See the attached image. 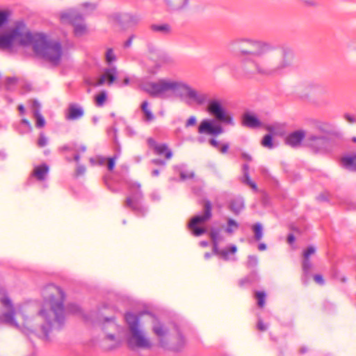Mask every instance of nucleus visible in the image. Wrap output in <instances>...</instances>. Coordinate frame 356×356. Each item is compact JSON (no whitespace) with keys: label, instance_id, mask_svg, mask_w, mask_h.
Returning a JSON list of instances; mask_svg holds the SVG:
<instances>
[{"label":"nucleus","instance_id":"f8f14e48","mask_svg":"<svg viewBox=\"0 0 356 356\" xmlns=\"http://www.w3.org/2000/svg\"><path fill=\"white\" fill-rule=\"evenodd\" d=\"M305 144L316 152H323L328 149L330 140L325 136H316L309 134L305 138Z\"/></svg>","mask_w":356,"mask_h":356},{"label":"nucleus","instance_id":"aec40b11","mask_svg":"<svg viewBox=\"0 0 356 356\" xmlns=\"http://www.w3.org/2000/svg\"><path fill=\"white\" fill-rule=\"evenodd\" d=\"M242 123L243 126L252 129L257 128L261 125V122L256 116L248 113L243 114Z\"/></svg>","mask_w":356,"mask_h":356},{"label":"nucleus","instance_id":"e2e57ef3","mask_svg":"<svg viewBox=\"0 0 356 356\" xmlns=\"http://www.w3.org/2000/svg\"><path fill=\"white\" fill-rule=\"evenodd\" d=\"M241 157L244 160H246V161H252V156L250 154H248V153L243 152L241 154Z\"/></svg>","mask_w":356,"mask_h":356},{"label":"nucleus","instance_id":"c03bdc74","mask_svg":"<svg viewBox=\"0 0 356 356\" xmlns=\"http://www.w3.org/2000/svg\"><path fill=\"white\" fill-rule=\"evenodd\" d=\"M257 280V274L255 271H253L250 275L245 279L241 281V284H243L244 282H252Z\"/></svg>","mask_w":356,"mask_h":356},{"label":"nucleus","instance_id":"4c0bfd02","mask_svg":"<svg viewBox=\"0 0 356 356\" xmlns=\"http://www.w3.org/2000/svg\"><path fill=\"white\" fill-rule=\"evenodd\" d=\"M120 21H129L134 24H136L138 22V18L136 16L131 15L129 14L125 13L120 16Z\"/></svg>","mask_w":356,"mask_h":356},{"label":"nucleus","instance_id":"39448f33","mask_svg":"<svg viewBox=\"0 0 356 356\" xmlns=\"http://www.w3.org/2000/svg\"><path fill=\"white\" fill-rule=\"evenodd\" d=\"M144 314L136 315L128 312L124 316L127 324V343L131 348L149 349L152 343L147 336L141 323Z\"/></svg>","mask_w":356,"mask_h":356},{"label":"nucleus","instance_id":"49530a36","mask_svg":"<svg viewBox=\"0 0 356 356\" xmlns=\"http://www.w3.org/2000/svg\"><path fill=\"white\" fill-rule=\"evenodd\" d=\"M307 6H316L318 5L317 0H300Z\"/></svg>","mask_w":356,"mask_h":356},{"label":"nucleus","instance_id":"9d476101","mask_svg":"<svg viewBox=\"0 0 356 356\" xmlns=\"http://www.w3.org/2000/svg\"><path fill=\"white\" fill-rule=\"evenodd\" d=\"M210 235L213 243V251L214 254L218 255L220 258L223 259L224 260H234L235 258H232L229 257V255H234L236 253L237 250L236 246L235 245H232L229 248L220 250L218 249V243L222 240V237L220 234V230L212 229Z\"/></svg>","mask_w":356,"mask_h":356},{"label":"nucleus","instance_id":"ea45409f","mask_svg":"<svg viewBox=\"0 0 356 356\" xmlns=\"http://www.w3.org/2000/svg\"><path fill=\"white\" fill-rule=\"evenodd\" d=\"M255 296L257 299L259 307H262L265 304L266 293L264 292L257 291L255 293Z\"/></svg>","mask_w":356,"mask_h":356},{"label":"nucleus","instance_id":"4be33fe9","mask_svg":"<svg viewBox=\"0 0 356 356\" xmlns=\"http://www.w3.org/2000/svg\"><path fill=\"white\" fill-rule=\"evenodd\" d=\"M150 29L154 33H159L163 35H168L172 32L171 26L167 23L152 24Z\"/></svg>","mask_w":356,"mask_h":356},{"label":"nucleus","instance_id":"6e6552de","mask_svg":"<svg viewBox=\"0 0 356 356\" xmlns=\"http://www.w3.org/2000/svg\"><path fill=\"white\" fill-rule=\"evenodd\" d=\"M211 203L207 200L204 204L203 213L194 216L188 223V227L194 236H199L206 232V229L201 227V225L208 221L211 217Z\"/></svg>","mask_w":356,"mask_h":356},{"label":"nucleus","instance_id":"f3484780","mask_svg":"<svg viewBox=\"0 0 356 356\" xmlns=\"http://www.w3.org/2000/svg\"><path fill=\"white\" fill-rule=\"evenodd\" d=\"M147 144L150 148L154 150V154L157 155L164 154L167 159H171L172 153L168 145L165 143H157L153 138H149L147 139Z\"/></svg>","mask_w":356,"mask_h":356},{"label":"nucleus","instance_id":"4d7b16f0","mask_svg":"<svg viewBox=\"0 0 356 356\" xmlns=\"http://www.w3.org/2000/svg\"><path fill=\"white\" fill-rule=\"evenodd\" d=\"M330 127V125L327 123H320L318 125V128L322 131H327L328 130V128Z\"/></svg>","mask_w":356,"mask_h":356},{"label":"nucleus","instance_id":"7c9ffc66","mask_svg":"<svg viewBox=\"0 0 356 356\" xmlns=\"http://www.w3.org/2000/svg\"><path fill=\"white\" fill-rule=\"evenodd\" d=\"M239 227L238 223L232 218L227 220V227L225 229L226 233L232 234Z\"/></svg>","mask_w":356,"mask_h":356},{"label":"nucleus","instance_id":"9b49d317","mask_svg":"<svg viewBox=\"0 0 356 356\" xmlns=\"http://www.w3.org/2000/svg\"><path fill=\"white\" fill-rule=\"evenodd\" d=\"M85 318L87 321H90L92 323L99 325L104 330L107 329L117 330L119 328L114 319L104 316V314L102 311L92 312L89 318L88 317Z\"/></svg>","mask_w":356,"mask_h":356},{"label":"nucleus","instance_id":"052dcab7","mask_svg":"<svg viewBox=\"0 0 356 356\" xmlns=\"http://www.w3.org/2000/svg\"><path fill=\"white\" fill-rule=\"evenodd\" d=\"M209 144L213 146V147L218 148L219 147V143L218 140H216L214 138H211L209 140Z\"/></svg>","mask_w":356,"mask_h":356},{"label":"nucleus","instance_id":"a211bd4d","mask_svg":"<svg viewBox=\"0 0 356 356\" xmlns=\"http://www.w3.org/2000/svg\"><path fill=\"white\" fill-rule=\"evenodd\" d=\"M84 115V110L81 106L78 104H70L65 111V119L67 120H77L81 119Z\"/></svg>","mask_w":356,"mask_h":356},{"label":"nucleus","instance_id":"5701e85b","mask_svg":"<svg viewBox=\"0 0 356 356\" xmlns=\"http://www.w3.org/2000/svg\"><path fill=\"white\" fill-rule=\"evenodd\" d=\"M176 332L177 341L176 343H172L170 348L173 351L179 352L181 351L184 347L186 344V341L179 330H178L177 327Z\"/></svg>","mask_w":356,"mask_h":356},{"label":"nucleus","instance_id":"393cba45","mask_svg":"<svg viewBox=\"0 0 356 356\" xmlns=\"http://www.w3.org/2000/svg\"><path fill=\"white\" fill-rule=\"evenodd\" d=\"M341 165L348 170L356 171V155L343 157L341 159Z\"/></svg>","mask_w":356,"mask_h":356},{"label":"nucleus","instance_id":"e433bc0d","mask_svg":"<svg viewBox=\"0 0 356 356\" xmlns=\"http://www.w3.org/2000/svg\"><path fill=\"white\" fill-rule=\"evenodd\" d=\"M105 58H106V63L108 64H111V63L116 60V56L113 52V49L109 48L106 50V52L105 54Z\"/></svg>","mask_w":356,"mask_h":356},{"label":"nucleus","instance_id":"774afa93","mask_svg":"<svg viewBox=\"0 0 356 356\" xmlns=\"http://www.w3.org/2000/svg\"><path fill=\"white\" fill-rule=\"evenodd\" d=\"M97 159L99 165H104L106 161V159L102 156H98Z\"/></svg>","mask_w":356,"mask_h":356},{"label":"nucleus","instance_id":"79ce46f5","mask_svg":"<svg viewBox=\"0 0 356 356\" xmlns=\"http://www.w3.org/2000/svg\"><path fill=\"white\" fill-rule=\"evenodd\" d=\"M258 264V259L256 256L250 255L247 262V266L249 268H254Z\"/></svg>","mask_w":356,"mask_h":356},{"label":"nucleus","instance_id":"dca6fc26","mask_svg":"<svg viewBox=\"0 0 356 356\" xmlns=\"http://www.w3.org/2000/svg\"><path fill=\"white\" fill-rule=\"evenodd\" d=\"M165 10L169 13H180L186 10L189 5V0H163Z\"/></svg>","mask_w":356,"mask_h":356},{"label":"nucleus","instance_id":"bf43d9fd","mask_svg":"<svg viewBox=\"0 0 356 356\" xmlns=\"http://www.w3.org/2000/svg\"><path fill=\"white\" fill-rule=\"evenodd\" d=\"M152 163L155 165H165V161L161 159H155L152 160Z\"/></svg>","mask_w":356,"mask_h":356},{"label":"nucleus","instance_id":"37998d69","mask_svg":"<svg viewBox=\"0 0 356 356\" xmlns=\"http://www.w3.org/2000/svg\"><path fill=\"white\" fill-rule=\"evenodd\" d=\"M120 153L115 154L113 157L108 159V169L112 170L114 168L115 160L119 157Z\"/></svg>","mask_w":356,"mask_h":356},{"label":"nucleus","instance_id":"0eeeda50","mask_svg":"<svg viewBox=\"0 0 356 356\" xmlns=\"http://www.w3.org/2000/svg\"><path fill=\"white\" fill-rule=\"evenodd\" d=\"M60 19L63 24H72L76 36H81L86 32V26L82 22L83 17L76 9L72 8L60 13Z\"/></svg>","mask_w":356,"mask_h":356},{"label":"nucleus","instance_id":"a19ab883","mask_svg":"<svg viewBox=\"0 0 356 356\" xmlns=\"http://www.w3.org/2000/svg\"><path fill=\"white\" fill-rule=\"evenodd\" d=\"M17 79L15 77H8L6 80V88L7 90H11L17 83Z\"/></svg>","mask_w":356,"mask_h":356},{"label":"nucleus","instance_id":"680f3d73","mask_svg":"<svg viewBox=\"0 0 356 356\" xmlns=\"http://www.w3.org/2000/svg\"><path fill=\"white\" fill-rule=\"evenodd\" d=\"M229 149V144L226 143L222 145V147L220 148V152L222 154H225L227 152Z\"/></svg>","mask_w":356,"mask_h":356},{"label":"nucleus","instance_id":"69168bd1","mask_svg":"<svg viewBox=\"0 0 356 356\" xmlns=\"http://www.w3.org/2000/svg\"><path fill=\"white\" fill-rule=\"evenodd\" d=\"M22 123L26 125L29 131L31 130V124L26 119H23Z\"/></svg>","mask_w":356,"mask_h":356},{"label":"nucleus","instance_id":"5fc2aeb1","mask_svg":"<svg viewBox=\"0 0 356 356\" xmlns=\"http://www.w3.org/2000/svg\"><path fill=\"white\" fill-rule=\"evenodd\" d=\"M86 167L82 165H79L76 168V174L77 175H82L86 172Z\"/></svg>","mask_w":356,"mask_h":356},{"label":"nucleus","instance_id":"412c9836","mask_svg":"<svg viewBox=\"0 0 356 356\" xmlns=\"http://www.w3.org/2000/svg\"><path fill=\"white\" fill-rule=\"evenodd\" d=\"M49 172V167L46 164H42L40 165L35 167L33 171V176L35 177L38 180L43 181L45 179Z\"/></svg>","mask_w":356,"mask_h":356},{"label":"nucleus","instance_id":"473e14b6","mask_svg":"<svg viewBox=\"0 0 356 356\" xmlns=\"http://www.w3.org/2000/svg\"><path fill=\"white\" fill-rule=\"evenodd\" d=\"M33 116L36 120L35 126L38 128H42L45 125V120L39 111H35Z\"/></svg>","mask_w":356,"mask_h":356},{"label":"nucleus","instance_id":"c756f323","mask_svg":"<svg viewBox=\"0 0 356 356\" xmlns=\"http://www.w3.org/2000/svg\"><path fill=\"white\" fill-rule=\"evenodd\" d=\"M142 111L145 115V120L147 122L152 121L154 119V115L150 111V109L148 108V103L147 102H143L141 105Z\"/></svg>","mask_w":356,"mask_h":356},{"label":"nucleus","instance_id":"cd10ccee","mask_svg":"<svg viewBox=\"0 0 356 356\" xmlns=\"http://www.w3.org/2000/svg\"><path fill=\"white\" fill-rule=\"evenodd\" d=\"M179 172L180 178L181 180H186L194 177V172L186 170V165L181 164L175 167Z\"/></svg>","mask_w":356,"mask_h":356},{"label":"nucleus","instance_id":"c85d7f7f","mask_svg":"<svg viewBox=\"0 0 356 356\" xmlns=\"http://www.w3.org/2000/svg\"><path fill=\"white\" fill-rule=\"evenodd\" d=\"M96 8V5L95 3H84L81 4L79 8V10L76 9L78 12L80 13L81 16L83 15H88L92 13Z\"/></svg>","mask_w":356,"mask_h":356},{"label":"nucleus","instance_id":"423d86ee","mask_svg":"<svg viewBox=\"0 0 356 356\" xmlns=\"http://www.w3.org/2000/svg\"><path fill=\"white\" fill-rule=\"evenodd\" d=\"M128 187L129 195L124 202V207L130 208L138 216H143L147 209L142 204L143 195L140 189V184L136 181H130L128 184Z\"/></svg>","mask_w":356,"mask_h":356},{"label":"nucleus","instance_id":"6e6d98bb","mask_svg":"<svg viewBox=\"0 0 356 356\" xmlns=\"http://www.w3.org/2000/svg\"><path fill=\"white\" fill-rule=\"evenodd\" d=\"M62 151H74L75 150V145L74 144H70V145H66L63 146L61 148Z\"/></svg>","mask_w":356,"mask_h":356},{"label":"nucleus","instance_id":"de8ad7c7","mask_svg":"<svg viewBox=\"0 0 356 356\" xmlns=\"http://www.w3.org/2000/svg\"><path fill=\"white\" fill-rule=\"evenodd\" d=\"M40 103L37 100H33L31 104V110H32L33 114V115L35 114V111H40Z\"/></svg>","mask_w":356,"mask_h":356},{"label":"nucleus","instance_id":"09e8293b","mask_svg":"<svg viewBox=\"0 0 356 356\" xmlns=\"http://www.w3.org/2000/svg\"><path fill=\"white\" fill-rule=\"evenodd\" d=\"M197 122V120H196V118L195 116H191L186 121V127H191V126H194Z\"/></svg>","mask_w":356,"mask_h":356},{"label":"nucleus","instance_id":"864d4df0","mask_svg":"<svg viewBox=\"0 0 356 356\" xmlns=\"http://www.w3.org/2000/svg\"><path fill=\"white\" fill-rule=\"evenodd\" d=\"M277 127V124L268 125L266 127V129L273 134H278Z\"/></svg>","mask_w":356,"mask_h":356},{"label":"nucleus","instance_id":"13d9d810","mask_svg":"<svg viewBox=\"0 0 356 356\" xmlns=\"http://www.w3.org/2000/svg\"><path fill=\"white\" fill-rule=\"evenodd\" d=\"M134 38H135V35H131L129 38V39L124 42V47L127 48V47H131V45L132 44V41H133V40Z\"/></svg>","mask_w":356,"mask_h":356},{"label":"nucleus","instance_id":"f03ea898","mask_svg":"<svg viewBox=\"0 0 356 356\" xmlns=\"http://www.w3.org/2000/svg\"><path fill=\"white\" fill-rule=\"evenodd\" d=\"M227 49L242 58L244 70L249 74L278 76L284 74L292 64L293 54L288 48L282 49L279 56H264L274 47L261 40L237 38L228 42Z\"/></svg>","mask_w":356,"mask_h":356},{"label":"nucleus","instance_id":"72a5a7b5","mask_svg":"<svg viewBox=\"0 0 356 356\" xmlns=\"http://www.w3.org/2000/svg\"><path fill=\"white\" fill-rule=\"evenodd\" d=\"M107 98V93L106 91H102L98 95L95 97L96 105L99 107H101L104 105Z\"/></svg>","mask_w":356,"mask_h":356},{"label":"nucleus","instance_id":"ddd939ff","mask_svg":"<svg viewBox=\"0 0 356 356\" xmlns=\"http://www.w3.org/2000/svg\"><path fill=\"white\" fill-rule=\"evenodd\" d=\"M116 76L117 68L115 66H111L105 68L101 76L95 79L88 81V84L94 87L100 86L104 84L111 86L116 79Z\"/></svg>","mask_w":356,"mask_h":356},{"label":"nucleus","instance_id":"20e7f679","mask_svg":"<svg viewBox=\"0 0 356 356\" xmlns=\"http://www.w3.org/2000/svg\"><path fill=\"white\" fill-rule=\"evenodd\" d=\"M32 45L34 52L54 65H58L63 55L60 42L43 33L33 34L22 22H17L0 35V49H10L15 45Z\"/></svg>","mask_w":356,"mask_h":356},{"label":"nucleus","instance_id":"f704fd0d","mask_svg":"<svg viewBox=\"0 0 356 356\" xmlns=\"http://www.w3.org/2000/svg\"><path fill=\"white\" fill-rule=\"evenodd\" d=\"M261 145L268 149H273L274 145L273 143L272 136L270 134L266 135L261 140Z\"/></svg>","mask_w":356,"mask_h":356},{"label":"nucleus","instance_id":"338daca9","mask_svg":"<svg viewBox=\"0 0 356 356\" xmlns=\"http://www.w3.org/2000/svg\"><path fill=\"white\" fill-rule=\"evenodd\" d=\"M287 241L289 244H291L295 241V236H293V234H289V236L287 237Z\"/></svg>","mask_w":356,"mask_h":356},{"label":"nucleus","instance_id":"2eb2a0df","mask_svg":"<svg viewBox=\"0 0 356 356\" xmlns=\"http://www.w3.org/2000/svg\"><path fill=\"white\" fill-rule=\"evenodd\" d=\"M316 249L313 246H309L303 252V261L302 264L303 275L302 282L304 284H307L310 276V270L312 268V264L309 260V257L314 254Z\"/></svg>","mask_w":356,"mask_h":356},{"label":"nucleus","instance_id":"2f4dec72","mask_svg":"<svg viewBox=\"0 0 356 356\" xmlns=\"http://www.w3.org/2000/svg\"><path fill=\"white\" fill-rule=\"evenodd\" d=\"M256 241H260L263 237V228L260 223H256L252 227Z\"/></svg>","mask_w":356,"mask_h":356},{"label":"nucleus","instance_id":"1a4fd4ad","mask_svg":"<svg viewBox=\"0 0 356 356\" xmlns=\"http://www.w3.org/2000/svg\"><path fill=\"white\" fill-rule=\"evenodd\" d=\"M146 316L152 319V331L156 337L159 346L162 348H166L169 344L168 340L169 335L168 327L153 315L147 314Z\"/></svg>","mask_w":356,"mask_h":356},{"label":"nucleus","instance_id":"58836bf2","mask_svg":"<svg viewBox=\"0 0 356 356\" xmlns=\"http://www.w3.org/2000/svg\"><path fill=\"white\" fill-rule=\"evenodd\" d=\"M10 13L7 10H0V28L8 22Z\"/></svg>","mask_w":356,"mask_h":356},{"label":"nucleus","instance_id":"b1692460","mask_svg":"<svg viewBox=\"0 0 356 356\" xmlns=\"http://www.w3.org/2000/svg\"><path fill=\"white\" fill-rule=\"evenodd\" d=\"M243 208L244 201L241 197L235 198L230 202L229 209L236 215L239 214Z\"/></svg>","mask_w":356,"mask_h":356},{"label":"nucleus","instance_id":"a878e982","mask_svg":"<svg viewBox=\"0 0 356 356\" xmlns=\"http://www.w3.org/2000/svg\"><path fill=\"white\" fill-rule=\"evenodd\" d=\"M249 166L248 164H244L243 165V177L242 181L245 183V184L248 185L252 189L257 191V186L255 182L251 180L249 173Z\"/></svg>","mask_w":356,"mask_h":356},{"label":"nucleus","instance_id":"8fccbe9b","mask_svg":"<svg viewBox=\"0 0 356 356\" xmlns=\"http://www.w3.org/2000/svg\"><path fill=\"white\" fill-rule=\"evenodd\" d=\"M257 327L260 331H266L268 328V325L264 323L261 319H259Z\"/></svg>","mask_w":356,"mask_h":356},{"label":"nucleus","instance_id":"a18cd8bd","mask_svg":"<svg viewBox=\"0 0 356 356\" xmlns=\"http://www.w3.org/2000/svg\"><path fill=\"white\" fill-rule=\"evenodd\" d=\"M47 138L43 134H40L39 139L38 140V145L41 147H44L45 145H47Z\"/></svg>","mask_w":356,"mask_h":356},{"label":"nucleus","instance_id":"3c124183","mask_svg":"<svg viewBox=\"0 0 356 356\" xmlns=\"http://www.w3.org/2000/svg\"><path fill=\"white\" fill-rule=\"evenodd\" d=\"M314 280L317 284L320 285H323L325 283L323 276L319 274L315 275L314 276Z\"/></svg>","mask_w":356,"mask_h":356},{"label":"nucleus","instance_id":"603ef678","mask_svg":"<svg viewBox=\"0 0 356 356\" xmlns=\"http://www.w3.org/2000/svg\"><path fill=\"white\" fill-rule=\"evenodd\" d=\"M344 118L346 121H348L349 123L353 124L356 122V118L354 115H350L348 113H346L344 115Z\"/></svg>","mask_w":356,"mask_h":356},{"label":"nucleus","instance_id":"bb28decb","mask_svg":"<svg viewBox=\"0 0 356 356\" xmlns=\"http://www.w3.org/2000/svg\"><path fill=\"white\" fill-rule=\"evenodd\" d=\"M120 343V340L119 339L115 337L113 334L108 333L105 337L104 346V347L111 349L119 345Z\"/></svg>","mask_w":356,"mask_h":356},{"label":"nucleus","instance_id":"f257e3e1","mask_svg":"<svg viewBox=\"0 0 356 356\" xmlns=\"http://www.w3.org/2000/svg\"><path fill=\"white\" fill-rule=\"evenodd\" d=\"M0 294V302L8 310L2 315L1 321L21 330L26 334H34L44 341H49L51 332L60 329L65 323V295L62 289L54 284H49L43 289V303L38 306L37 314L33 318H29L28 315L31 314L33 304L26 303L20 307L19 313L23 320L22 325L15 318L16 312L11 300L3 289Z\"/></svg>","mask_w":356,"mask_h":356},{"label":"nucleus","instance_id":"6ab92c4d","mask_svg":"<svg viewBox=\"0 0 356 356\" xmlns=\"http://www.w3.org/2000/svg\"><path fill=\"white\" fill-rule=\"evenodd\" d=\"M305 137V132L302 130H298L289 134L287 136L286 141L288 145L292 147H296L300 144Z\"/></svg>","mask_w":356,"mask_h":356},{"label":"nucleus","instance_id":"4468645a","mask_svg":"<svg viewBox=\"0 0 356 356\" xmlns=\"http://www.w3.org/2000/svg\"><path fill=\"white\" fill-rule=\"evenodd\" d=\"M200 134L217 136L224 132V129L220 124H216L213 120H203L198 127Z\"/></svg>","mask_w":356,"mask_h":356},{"label":"nucleus","instance_id":"0e129e2a","mask_svg":"<svg viewBox=\"0 0 356 356\" xmlns=\"http://www.w3.org/2000/svg\"><path fill=\"white\" fill-rule=\"evenodd\" d=\"M86 147L85 145H81L79 146V147H76V145H75V152H86Z\"/></svg>","mask_w":356,"mask_h":356},{"label":"nucleus","instance_id":"c9c22d12","mask_svg":"<svg viewBox=\"0 0 356 356\" xmlns=\"http://www.w3.org/2000/svg\"><path fill=\"white\" fill-rule=\"evenodd\" d=\"M67 312L72 314H81L82 311L81 307L74 303L69 304L67 307Z\"/></svg>","mask_w":356,"mask_h":356},{"label":"nucleus","instance_id":"7ed1b4c3","mask_svg":"<svg viewBox=\"0 0 356 356\" xmlns=\"http://www.w3.org/2000/svg\"><path fill=\"white\" fill-rule=\"evenodd\" d=\"M144 89L153 97L163 99L178 98L188 106L207 103V111L218 122L234 125L232 114L219 99H209L207 93L197 90L181 79L168 77L159 79L156 81L147 83Z\"/></svg>","mask_w":356,"mask_h":356}]
</instances>
